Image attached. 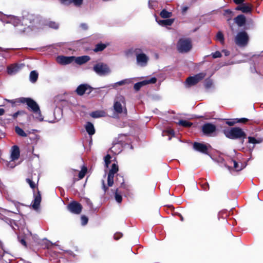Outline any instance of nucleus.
Listing matches in <instances>:
<instances>
[{
  "mask_svg": "<svg viewBox=\"0 0 263 263\" xmlns=\"http://www.w3.org/2000/svg\"><path fill=\"white\" fill-rule=\"evenodd\" d=\"M0 20L3 23L12 24L17 28V31L19 33L28 32L35 28H45L44 27L40 26L43 21L39 22L38 18L30 14L21 18L15 15H6L0 12Z\"/></svg>",
  "mask_w": 263,
  "mask_h": 263,
  "instance_id": "nucleus-1",
  "label": "nucleus"
},
{
  "mask_svg": "<svg viewBox=\"0 0 263 263\" xmlns=\"http://www.w3.org/2000/svg\"><path fill=\"white\" fill-rule=\"evenodd\" d=\"M114 109L115 112L118 114L126 115L127 110L124 97L119 96L115 98L114 103Z\"/></svg>",
  "mask_w": 263,
  "mask_h": 263,
  "instance_id": "nucleus-2",
  "label": "nucleus"
},
{
  "mask_svg": "<svg viewBox=\"0 0 263 263\" xmlns=\"http://www.w3.org/2000/svg\"><path fill=\"white\" fill-rule=\"evenodd\" d=\"M134 52L136 57V63L138 66L144 67L147 66L149 58L148 55L143 52L141 48L134 49Z\"/></svg>",
  "mask_w": 263,
  "mask_h": 263,
  "instance_id": "nucleus-3",
  "label": "nucleus"
},
{
  "mask_svg": "<svg viewBox=\"0 0 263 263\" xmlns=\"http://www.w3.org/2000/svg\"><path fill=\"white\" fill-rule=\"evenodd\" d=\"M225 136L230 139H235L246 137V134L239 127H233L229 129L224 130Z\"/></svg>",
  "mask_w": 263,
  "mask_h": 263,
  "instance_id": "nucleus-4",
  "label": "nucleus"
},
{
  "mask_svg": "<svg viewBox=\"0 0 263 263\" xmlns=\"http://www.w3.org/2000/svg\"><path fill=\"white\" fill-rule=\"evenodd\" d=\"M93 70L98 76L101 77L109 75L111 72V70L106 64L98 63L93 67Z\"/></svg>",
  "mask_w": 263,
  "mask_h": 263,
  "instance_id": "nucleus-5",
  "label": "nucleus"
},
{
  "mask_svg": "<svg viewBox=\"0 0 263 263\" xmlns=\"http://www.w3.org/2000/svg\"><path fill=\"white\" fill-rule=\"evenodd\" d=\"M177 47L180 52H187L192 48L191 42L189 39H180L177 43Z\"/></svg>",
  "mask_w": 263,
  "mask_h": 263,
  "instance_id": "nucleus-6",
  "label": "nucleus"
},
{
  "mask_svg": "<svg viewBox=\"0 0 263 263\" xmlns=\"http://www.w3.org/2000/svg\"><path fill=\"white\" fill-rule=\"evenodd\" d=\"M249 40V36L245 31L238 32L235 37V43L240 47L245 46Z\"/></svg>",
  "mask_w": 263,
  "mask_h": 263,
  "instance_id": "nucleus-7",
  "label": "nucleus"
},
{
  "mask_svg": "<svg viewBox=\"0 0 263 263\" xmlns=\"http://www.w3.org/2000/svg\"><path fill=\"white\" fill-rule=\"evenodd\" d=\"M205 76V73L201 72L194 76L190 77L186 80V84L189 86L194 85L201 81Z\"/></svg>",
  "mask_w": 263,
  "mask_h": 263,
  "instance_id": "nucleus-8",
  "label": "nucleus"
},
{
  "mask_svg": "<svg viewBox=\"0 0 263 263\" xmlns=\"http://www.w3.org/2000/svg\"><path fill=\"white\" fill-rule=\"evenodd\" d=\"M118 171V166L116 163H113L111 168L109 171L107 176V185L112 186L114 184V178L115 174Z\"/></svg>",
  "mask_w": 263,
  "mask_h": 263,
  "instance_id": "nucleus-9",
  "label": "nucleus"
},
{
  "mask_svg": "<svg viewBox=\"0 0 263 263\" xmlns=\"http://www.w3.org/2000/svg\"><path fill=\"white\" fill-rule=\"evenodd\" d=\"M20 101L22 103H26L33 112L37 111L38 109L40 108L38 104L30 98H21Z\"/></svg>",
  "mask_w": 263,
  "mask_h": 263,
  "instance_id": "nucleus-10",
  "label": "nucleus"
},
{
  "mask_svg": "<svg viewBox=\"0 0 263 263\" xmlns=\"http://www.w3.org/2000/svg\"><path fill=\"white\" fill-rule=\"evenodd\" d=\"M92 90V88L87 84L80 85L77 88L76 91L79 96H83L85 93L89 94Z\"/></svg>",
  "mask_w": 263,
  "mask_h": 263,
  "instance_id": "nucleus-11",
  "label": "nucleus"
},
{
  "mask_svg": "<svg viewBox=\"0 0 263 263\" xmlns=\"http://www.w3.org/2000/svg\"><path fill=\"white\" fill-rule=\"evenodd\" d=\"M68 210L72 213L75 214H79L82 209V206L79 203L76 201H73L70 202L68 206Z\"/></svg>",
  "mask_w": 263,
  "mask_h": 263,
  "instance_id": "nucleus-12",
  "label": "nucleus"
},
{
  "mask_svg": "<svg viewBox=\"0 0 263 263\" xmlns=\"http://www.w3.org/2000/svg\"><path fill=\"white\" fill-rule=\"evenodd\" d=\"M157 82V79L155 77L148 80H144L134 85V88L135 90L138 91L142 87L149 84H154Z\"/></svg>",
  "mask_w": 263,
  "mask_h": 263,
  "instance_id": "nucleus-13",
  "label": "nucleus"
},
{
  "mask_svg": "<svg viewBox=\"0 0 263 263\" xmlns=\"http://www.w3.org/2000/svg\"><path fill=\"white\" fill-rule=\"evenodd\" d=\"M202 129L204 134L212 136L216 132V127L211 123H206L202 126Z\"/></svg>",
  "mask_w": 263,
  "mask_h": 263,
  "instance_id": "nucleus-14",
  "label": "nucleus"
},
{
  "mask_svg": "<svg viewBox=\"0 0 263 263\" xmlns=\"http://www.w3.org/2000/svg\"><path fill=\"white\" fill-rule=\"evenodd\" d=\"M24 66V64H13L7 67V72L10 75L17 73Z\"/></svg>",
  "mask_w": 263,
  "mask_h": 263,
  "instance_id": "nucleus-15",
  "label": "nucleus"
},
{
  "mask_svg": "<svg viewBox=\"0 0 263 263\" xmlns=\"http://www.w3.org/2000/svg\"><path fill=\"white\" fill-rule=\"evenodd\" d=\"M74 57H65L63 55L58 56L57 58V62L61 65H67L74 61Z\"/></svg>",
  "mask_w": 263,
  "mask_h": 263,
  "instance_id": "nucleus-16",
  "label": "nucleus"
},
{
  "mask_svg": "<svg viewBox=\"0 0 263 263\" xmlns=\"http://www.w3.org/2000/svg\"><path fill=\"white\" fill-rule=\"evenodd\" d=\"M193 147L195 150L200 153L203 154L208 153V147L206 145L203 143L195 142L193 144Z\"/></svg>",
  "mask_w": 263,
  "mask_h": 263,
  "instance_id": "nucleus-17",
  "label": "nucleus"
},
{
  "mask_svg": "<svg viewBox=\"0 0 263 263\" xmlns=\"http://www.w3.org/2000/svg\"><path fill=\"white\" fill-rule=\"evenodd\" d=\"M236 10H240L243 13H249L252 11V6L249 4H242L236 7Z\"/></svg>",
  "mask_w": 263,
  "mask_h": 263,
  "instance_id": "nucleus-18",
  "label": "nucleus"
},
{
  "mask_svg": "<svg viewBox=\"0 0 263 263\" xmlns=\"http://www.w3.org/2000/svg\"><path fill=\"white\" fill-rule=\"evenodd\" d=\"M20 156V149L17 146H12L11 149V158L12 161L17 160Z\"/></svg>",
  "mask_w": 263,
  "mask_h": 263,
  "instance_id": "nucleus-19",
  "label": "nucleus"
},
{
  "mask_svg": "<svg viewBox=\"0 0 263 263\" xmlns=\"http://www.w3.org/2000/svg\"><path fill=\"white\" fill-rule=\"evenodd\" d=\"M90 59V57L87 55H83L78 57H74V61L79 65H82L88 62Z\"/></svg>",
  "mask_w": 263,
  "mask_h": 263,
  "instance_id": "nucleus-20",
  "label": "nucleus"
},
{
  "mask_svg": "<svg viewBox=\"0 0 263 263\" xmlns=\"http://www.w3.org/2000/svg\"><path fill=\"white\" fill-rule=\"evenodd\" d=\"M234 21L239 27H242L246 23V18L245 15L240 14L235 18Z\"/></svg>",
  "mask_w": 263,
  "mask_h": 263,
  "instance_id": "nucleus-21",
  "label": "nucleus"
},
{
  "mask_svg": "<svg viewBox=\"0 0 263 263\" xmlns=\"http://www.w3.org/2000/svg\"><path fill=\"white\" fill-rule=\"evenodd\" d=\"M133 82V79H126L124 80H123L122 81H119L118 82H116L112 85L113 87H116L118 86H121L126 84H128L130 83H132Z\"/></svg>",
  "mask_w": 263,
  "mask_h": 263,
  "instance_id": "nucleus-22",
  "label": "nucleus"
},
{
  "mask_svg": "<svg viewBox=\"0 0 263 263\" xmlns=\"http://www.w3.org/2000/svg\"><path fill=\"white\" fill-rule=\"evenodd\" d=\"M174 21V19L168 18L166 20H162L157 21L158 23L162 26H171Z\"/></svg>",
  "mask_w": 263,
  "mask_h": 263,
  "instance_id": "nucleus-23",
  "label": "nucleus"
},
{
  "mask_svg": "<svg viewBox=\"0 0 263 263\" xmlns=\"http://www.w3.org/2000/svg\"><path fill=\"white\" fill-rule=\"evenodd\" d=\"M41 201V197L40 195H37L35 197L32 203V208L34 210H37Z\"/></svg>",
  "mask_w": 263,
  "mask_h": 263,
  "instance_id": "nucleus-24",
  "label": "nucleus"
},
{
  "mask_svg": "<svg viewBox=\"0 0 263 263\" xmlns=\"http://www.w3.org/2000/svg\"><path fill=\"white\" fill-rule=\"evenodd\" d=\"M85 129L89 135H92L95 133L93 125L90 122L87 123L85 126Z\"/></svg>",
  "mask_w": 263,
  "mask_h": 263,
  "instance_id": "nucleus-25",
  "label": "nucleus"
},
{
  "mask_svg": "<svg viewBox=\"0 0 263 263\" xmlns=\"http://www.w3.org/2000/svg\"><path fill=\"white\" fill-rule=\"evenodd\" d=\"M110 151L115 154H118L120 153L121 151V145L119 143H116L112 145L110 149Z\"/></svg>",
  "mask_w": 263,
  "mask_h": 263,
  "instance_id": "nucleus-26",
  "label": "nucleus"
},
{
  "mask_svg": "<svg viewBox=\"0 0 263 263\" xmlns=\"http://www.w3.org/2000/svg\"><path fill=\"white\" fill-rule=\"evenodd\" d=\"M108 44L99 43L96 45L93 51L96 52L103 51L107 46Z\"/></svg>",
  "mask_w": 263,
  "mask_h": 263,
  "instance_id": "nucleus-27",
  "label": "nucleus"
},
{
  "mask_svg": "<svg viewBox=\"0 0 263 263\" xmlns=\"http://www.w3.org/2000/svg\"><path fill=\"white\" fill-rule=\"evenodd\" d=\"M34 114V118L40 121V122H42V121H44V117L43 116H42V114H41V110H40V109H38L37 111H35V112H33Z\"/></svg>",
  "mask_w": 263,
  "mask_h": 263,
  "instance_id": "nucleus-28",
  "label": "nucleus"
},
{
  "mask_svg": "<svg viewBox=\"0 0 263 263\" xmlns=\"http://www.w3.org/2000/svg\"><path fill=\"white\" fill-rule=\"evenodd\" d=\"M105 115V112L103 111H95L93 112H92L90 114L91 117L94 118H97L101 117H103Z\"/></svg>",
  "mask_w": 263,
  "mask_h": 263,
  "instance_id": "nucleus-29",
  "label": "nucleus"
},
{
  "mask_svg": "<svg viewBox=\"0 0 263 263\" xmlns=\"http://www.w3.org/2000/svg\"><path fill=\"white\" fill-rule=\"evenodd\" d=\"M15 131L18 135L21 137H27L28 135L21 128L19 127L18 126L15 127Z\"/></svg>",
  "mask_w": 263,
  "mask_h": 263,
  "instance_id": "nucleus-30",
  "label": "nucleus"
},
{
  "mask_svg": "<svg viewBox=\"0 0 263 263\" xmlns=\"http://www.w3.org/2000/svg\"><path fill=\"white\" fill-rule=\"evenodd\" d=\"M38 78V73L35 71H32L30 73V80L31 82H35L36 81Z\"/></svg>",
  "mask_w": 263,
  "mask_h": 263,
  "instance_id": "nucleus-31",
  "label": "nucleus"
},
{
  "mask_svg": "<svg viewBox=\"0 0 263 263\" xmlns=\"http://www.w3.org/2000/svg\"><path fill=\"white\" fill-rule=\"evenodd\" d=\"M160 16L164 18H170L172 16V13L167 11L165 9H163L160 12Z\"/></svg>",
  "mask_w": 263,
  "mask_h": 263,
  "instance_id": "nucleus-32",
  "label": "nucleus"
},
{
  "mask_svg": "<svg viewBox=\"0 0 263 263\" xmlns=\"http://www.w3.org/2000/svg\"><path fill=\"white\" fill-rule=\"evenodd\" d=\"M231 162L233 163V167L235 171H239L243 169L242 165H239L235 160H232Z\"/></svg>",
  "mask_w": 263,
  "mask_h": 263,
  "instance_id": "nucleus-33",
  "label": "nucleus"
},
{
  "mask_svg": "<svg viewBox=\"0 0 263 263\" xmlns=\"http://www.w3.org/2000/svg\"><path fill=\"white\" fill-rule=\"evenodd\" d=\"M87 169L86 167L83 166L82 167L81 170L79 172V179H82V178H83L84 177V176H85V175L87 173Z\"/></svg>",
  "mask_w": 263,
  "mask_h": 263,
  "instance_id": "nucleus-34",
  "label": "nucleus"
},
{
  "mask_svg": "<svg viewBox=\"0 0 263 263\" xmlns=\"http://www.w3.org/2000/svg\"><path fill=\"white\" fill-rule=\"evenodd\" d=\"M45 25L48 26L49 27L53 29H57L59 27V25L58 23L52 21L46 22Z\"/></svg>",
  "mask_w": 263,
  "mask_h": 263,
  "instance_id": "nucleus-35",
  "label": "nucleus"
},
{
  "mask_svg": "<svg viewBox=\"0 0 263 263\" xmlns=\"http://www.w3.org/2000/svg\"><path fill=\"white\" fill-rule=\"evenodd\" d=\"M178 124L184 127H190L192 124L186 120H181L178 122Z\"/></svg>",
  "mask_w": 263,
  "mask_h": 263,
  "instance_id": "nucleus-36",
  "label": "nucleus"
},
{
  "mask_svg": "<svg viewBox=\"0 0 263 263\" xmlns=\"http://www.w3.org/2000/svg\"><path fill=\"white\" fill-rule=\"evenodd\" d=\"M158 6V3L154 0H149L148 1V7L150 9H155Z\"/></svg>",
  "mask_w": 263,
  "mask_h": 263,
  "instance_id": "nucleus-37",
  "label": "nucleus"
},
{
  "mask_svg": "<svg viewBox=\"0 0 263 263\" xmlns=\"http://www.w3.org/2000/svg\"><path fill=\"white\" fill-rule=\"evenodd\" d=\"M248 140H249V143H253V144L259 143L261 142V141H262V140L260 139L257 140L255 138L252 137H249Z\"/></svg>",
  "mask_w": 263,
  "mask_h": 263,
  "instance_id": "nucleus-38",
  "label": "nucleus"
},
{
  "mask_svg": "<svg viewBox=\"0 0 263 263\" xmlns=\"http://www.w3.org/2000/svg\"><path fill=\"white\" fill-rule=\"evenodd\" d=\"M216 39L217 40L220 41L221 44L224 43V37L222 33L220 32H218L216 35Z\"/></svg>",
  "mask_w": 263,
  "mask_h": 263,
  "instance_id": "nucleus-39",
  "label": "nucleus"
},
{
  "mask_svg": "<svg viewBox=\"0 0 263 263\" xmlns=\"http://www.w3.org/2000/svg\"><path fill=\"white\" fill-rule=\"evenodd\" d=\"M118 190L117 189L116 192L115 193V199L117 202L121 203L122 200V197L121 195L118 194Z\"/></svg>",
  "mask_w": 263,
  "mask_h": 263,
  "instance_id": "nucleus-40",
  "label": "nucleus"
},
{
  "mask_svg": "<svg viewBox=\"0 0 263 263\" xmlns=\"http://www.w3.org/2000/svg\"><path fill=\"white\" fill-rule=\"evenodd\" d=\"M110 158H111V157L109 155H107L105 158H104V161H105V166L108 167V165L109 164H110Z\"/></svg>",
  "mask_w": 263,
  "mask_h": 263,
  "instance_id": "nucleus-41",
  "label": "nucleus"
},
{
  "mask_svg": "<svg viewBox=\"0 0 263 263\" xmlns=\"http://www.w3.org/2000/svg\"><path fill=\"white\" fill-rule=\"evenodd\" d=\"M83 0H71V3H73L74 6L79 7L83 3Z\"/></svg>",
  "mask_w": 263,
  "mask_h": 263,
  "instance_id": "nucleus-42",
  "label": "nucleus"
},
{
  "mask_svg": "<svg viewBox=\"0 0 263 263\" xmlns=\"http://www.w3.org/2000/svg\"><path fill=\"white\" fill-rule=\"evenodd\" d=\"M88 218L85 216H82L81 220V223L83 226L86 225L88 222Z\"/></svg>",
  "mask_w": 263,
  "mask_h": 263,
  "instance_id": "nucleus-43",
  "label": "nucleus"
},
{
  "mask_svg": "<svg viewBox=\"0 0 263 263\" xmlns=\"http://www.w3.org/2000/svg\"><path fill=\"white\" fill-rule=\"evenodd\" d=\"M165 133L167 134L168 135H171L172 136H174V132L173 129H169L166 131L163 132L162 134V136H164L165 135Z\"/></svg>",
  "mask_w": 263,
  "mask_h": 263,
  "instance_id": "nucleus-44",
  "label": "nucleus"
},
{
  "mask_svg": "<svg viewBox=\"0 0 263 263\" xmlns=\"http://www.w3.org/2000/svg\"><path fill=\"white\" fill-rule=\"evenodd\" d=\"M27 182L29 184L30 186L32 189H34L35 187V184L34 182H33L31 179H27L26 180Z\"/></svg>",
  "mask_w": 263,
  "mask_h": 263,
  "instance_id": "nucleus-45",
  "label": "nucleus"
},
{
  "mask_svg": "<svg viewBox=\"0 0 263 263\" xmlns=\"http://www.w3.org/2000/svg\"><path fill=\"white\" fill-rule=\"evenodd\" d=\"M237 123H245L248 121V119L245 118H242L240 119H236Z\"/></svg>",
  "mask_w": 263,
  "mask_h": 263,
  "instance_id": "nucleus-46",
  "label": "nucleus"
},
{
  "mask_svg": "<svg viewBox=\"0 0 263 263\" xmlns=\"http://www.w3.org/2000/svg\"><path fill=\"white\" fill-rule=\"evenodd\" d=\"M221 56V54L219 51H216L212 54V57L214 58H220Z\"/></svg>",
  "mask_w": 263,
  "mask_h": 263,
  "instance_id": "nucleus-47",
  "label": "nucleus"
},
{
  "mask_svg": "<svg viewBox=\"0 0 263 263\" xmlns=\"http://www.w3.org/2000/svg\"><path fill=\"white\" fill-rule=\"evenodd\" d=\"M60 2L64 5H69L71 4V0H60Z\"/></svg>",
  "mask_w": 263,
  "mask_h": 263,
  "instance_id": "nucleus-48",
  "label": "nucleus"
},
{
  "mask_svg": "<svg viewBox=\"0 0 263 263\" xmlns=\"http://www.w3.org/2000/svg\"><path fill=\"white\" fill-rule=\"evenodd\" d=\"M117 180L120 182L121 185L122 186L124 183L123 178L121 176H117Z\"/></svg>",
  "mask_w": 263,
  "mask_h": 263,
  "instance_id": "nucleus-49",
  "label": "nucleus"
},
{
  "mask_svg": "<svg viewBox=\"0 0 263 263\" xmlns=\"http://www.w3.org/2000/svg\"><path fill=\"white\" fill-rule=\"evenodd\" d=\"M122 237V234L120 233H116L114 235V238L116 240L119 239L120 238Z\"/></svg>",
  "mask_w": 263,
  "mask_h": 263,
  "instance_id": "nucleus-50",
  "label": "nucleus"
},
{
  "mask_svg": "<svg viewBox=\"0 0 263 263\" xmlns=\"http://www.w3.org/2000/svg\"><path fill=\"white\" fill-rule=\"evenodd\" d=\"M212 84V83L211 82V81L209 80V81H207L205 84V86L206 87V88H210L211 85Z\"/></svg>",
  "mask_w": 263,
  "mask_h": 263,
  "instance_id": "nucleus-51",
  "label": "nucleus"
},
{
  "mask_svg": "<svg viewBox=\"0 0 263 263\" xmlns=\"http://www.w3.org/2000/svg\"><path fill=\"white\" fill-rule=\"evenodd\" d=\"M80 27H81L82 29H83V30H86L88 28V26L85 23H82L80 25Z\"/></svg>",
  "mask_w": 263,
  "mask_h": 263,
  "instance_id": "nucleus-52",
  "label": "nucleus"
},
{
  "mask_svg": "<svg viewBox=\"0 0 263 263\" xmlns=\"http://www.w3.org/2000/svg\"><path fill=\"white\" fill-rule=\"evenodd\" d=\"M236 122V121H228L226 122L227 124H228L229 126H232L234 125Z\"/></svg>",
  "mask_w": 263,
  "mask_h": 263,
  "instance_id": "nucleus-53",
  "label": "nucleus"
},
{
  "mask_svg": "<svg viewBox=\"0 0 263 263\" xmlns=\"http://www.w3.org/2000/svg\"><path fill=\"white\" fill-rule=\"evenodd\" d=\"M46 122H48L49 123H54L55 122V118H53L52 119H47L45 120Z\"/></svg>",
  "mask_w": 263,
  "mask_h": 263,
  "instance_id": "nucleus-54",
  "label": "nucleus"
},
{
  "mask_svg": "<svg viewBox=\"0 0 263 263\" xmlns=\"http://www.w3.org/2000/svg\"><path fill=\"white\" fill-rule=\"evenodd\" d=\"M102 183L103 189L104 191L105 192L107 191V187L105 186L104 180H102Z\"/></svg>",
  "mask_w": 263,
  "mask_h": 263,
  "instance_id": "nucleus-55",
  "label": "nucleus"
},
{
  "mask_svg": "<svg viewBox=\"0 0 263 263\" xmlns=\"http://www.w3.org/2000/svg\"><path fill=\"white\" fill-rule=\"evenodd\" d=\"M232 14V11H230V10H225L224 11V15H231Z\"/></svg>",
  "mask_w": 263,
  "mask_h": 263,
  "instance_id": "nucleus-56",
  "label": "nucleus"
},
{
  "mask_svg": "<svg viewBox=\"0 0 263 263\" xmlns=\"http://www.w3.org/2000/svg\"><path fill=\"white\" fill-rule=\"evenodd\" d=\"M21 111H17L16 112L14 113V114L12 115V116H13V118H14V119L16 118L18 116V115H20V114H21Z\"/></svg>",
  "mask_w": 263,
  "mask_h": 263,
  "instance_id": "nucleus-57",
  "label": "nucleus"
},
{
  "mask_svg": "<svg viewBox=\"0 0 263 263\" xmlns=\"http://www.w3.org/2000/svg\"><path fill=\"white\" fill-rule=\"evenodd\" d=\"M236 4H243L244 0H233Z\"/></svg>",
  "mask_w": 263,
  "mask_h": 263,
  "instance_id": "nucleus-58",
  "label": "nucleus"
},
{
  "mask_svg": "<svg viewBox=\"0 0 263 263\" xmlns=\"http://www.w3.org/2000/svg\"><path fill=\"white\" fill-rule=\"evenodd\" d=\"M222 52L226 56H228L230 54V52L227 50H223Z\"/></svg>",
  "mask_w": 263,
  "mask_h": 263,
  "instance_id": "nucleus-59",
  "label": "nucleus"
},
{
  "mask_svg": "<svg viewBox=\"0 0 263 263\" xmlns=\"http://www.w3.org/2000/svg\"><path fill=\"white\" fill-rule=\"evenodd\" d=\"M187 9H188V8L187 7H183L182 8V12L183 13H185L186 11V10H187Z\"/></svg>",
  "mask_w": 263,
  "mask_h": 263,
  "instance_id": "nucleus-60",
  "label": "nucleus"
},
{
  "mask_svg": "<svg viewBox=\"0 0 263 263\" xmlns=\"http://www.w3.org/2000/svg\"><path fill=\"white\" fill-rule=\"evenodd\" d=\"M21 243L24 246H26V243L24 239H22L20 240Z\"/></svg>",
  "mask_w": 263,
  "mask_h": 263,
  "instance_id": "nucleus-61",
  "label": "nucleus"
},
{
  "mask_svg": "<svg viewBox=\"0 0 263 263\" xmlns=\"http://www.w3.org/2000/svg\"><path fill=\"white\" fill-rule=\"evenodd\" d=\"M5 112V110L3 108H0V116L3 115Z\"/></svg>",
  "mask_w": 263,
  "mask_h": 263,
  "instance_id": "nucleus-62",
  "label": "nucleus"
},
{
  "mask_svg": "<svg viewBox=\"0 0 263 263\" xmlns=\"http://www.w3.org/2000/svg\"><path fill=\"white\" fill-rule=\"evenodd\" d=\"M67 253H68L69 255L74 256V254L71 251H67Z\"/></svg>",
  "mask_w": 263,
  "mask_h": 263,
  "instance_id": "nucleus-63",
  "label": "nucleus"
},
{
  "mask_svg": "<svg viewBox=\"0 0 263 263\" xmlns=\"http://www.w3.org/2000/svg\"><path fill=\"white\" fill-rule=\"evenodd\" d=\"M9 166H10V167H11V168H13L14 167V166H12V165H10V164H9Z\"/></svg>",
  "mask_w": 263,
  "mask_h": 263,
  "instance_id": "nucleus-64",
  "label": "nucleus"
}]
</instances>
